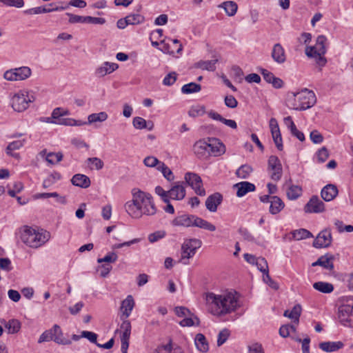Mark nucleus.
<instances>
[{"mask_svg":"<svg viewBox=\"0 0 353 353\" xmlns=\"http://www.w3.org/2000/svg\"><path fill=\"white\" fill-rule=\"evenodd\" d=\"M132 199L125 204L127 213L134 219H140L143 215L152 216L156 214L152 196L138 188L132 190Z\"/></svg>","mask_w":353,"mask_h":353,"instance_id":"obj_1","label":"nucleus"},{"mask_svg":"<svg viewBox=\"0 0 353 353\" xmlns=\"http://www.w3.org/2000/svg\"><path fill=\"white\" fill-rule=\"evenodd\" d=\"M205 300L210 313L214 316H221L230 314L239 307L238 298L232 292L221 294L208 292Z\"/></svg>","mask_w":353,"mask_h":353,"instance_id":"obj_2","label":"nucleus"},{"mask_svg":"<svg viewBox=\"0 0 353 353\" xmlns=\"http://www.w3.org/2000/svg\"><path fill=\"white\" fill-rule=\"evenodd\" d=\"M50 238L49 232L41 230H36L35 229L24 226L21 232V241L28 246L33 248H37L44 243H46Z\"/></svg>","mask_w":353,"mask_h":353,"instance_id":"obj_3","label":"nucleus"},{"mask_svg":"<svg viewBox=\"0 0 353 353\" xmlns=\"http://www.w3.org/2000/svg\"><path fill=\"white\" fill-rule=\"evenodd\" d=\"M171 223L173 226L198 227L210 232L216 230L214 225L194 214H183L178 215L172 221Z\"/></svg>","mask_w":353,"mask_h":353,"instance_id":"obj_4","label":"nucleus"},{"mask_svg":"<svg viewBox=\"0 0 353 353\" xmlns=\"http://www.w3.org/2000/svg\"><path fill=\"white\" fill-rule=\"evenodd\" d=\"M70 114L68 110L62 108H56L53 110L50 117H41L40 121L45 123H54L67 126H81L85 125V122L75 120L72 118H63Z\"/></svg>","mask_w":353,"mask_h":353,"instance_id":"obj_5","label":"nucleus"},{"mask_svg":"<svg viewBox=\"0 0 353 353\" xmlns=\"http://www.w3.org/2000/svg\"><path fill=\"white\" fill-rule=\"evenodd\" d=\"M327 38L324 35H319L316 38V44L305 48V54L307 57L314 59L319 66L325 65L327 61L324 57L326 52L325 43Z\"/></svg>","mask_w":353,"mask_h":353,"instance_id":"obj_6","label":"nucleus"},{"mask_svg":"<svg viewBox=\"0 0 353 353\" xmlns=\"http://www.w3.org/2000/svg\"><path fill=\"white\" fill-rule=\"evenodd\" d=\"M327 38L324 35H319L316 38V44L305 48V54L307 57L314 59L319 66L325 65L327 61L324 57L326 52L325 43Z\"/></svg>","mask_w":353,"mask_h":353,"instance_id":"obj_7","label":"nucleus"},{"mask_svg":"<svg viewBox=\"0 0 353 353\" xmlns=\"http://www.w3.org/2000/svg\"><path fill=\"white\" fill-rule=\"evenodd\" d=\"M296 94L297 99L301 103L292 104L294 110H305L314 105L316 102V95L312 90L305 88L297 92Z\"/></svg>","mask_w":353,"mask_h":353,"instance_id":"obj_8","label":"nucleus"},{"mask_svg":"<svg viewBox=\"0 0 353 353\" xmlns=\"http://www.w3.org/2000/svg\"><path fill=\"white\" fill-rule=\"evenodd\" d=\"M202 241L197 239L185 240L181 246V261L183 264H188V260L193 257L197 249L201 247Z\"/></svg>","mask_w":353,"mask_h":353,"instance_id":"obj_9","label":"nucleus"},{"mask_svg":"<svg viewBox=\"0 0 353 353\" xmlns=\"http://www.w3.org/2000/svg\"><path fill=\"white\" fill-rule=\"evenodd\" d=\"M31 74L32 71L29 67L22 66L6 71L3 77L8 81H23L28 79Z\"/></svg>","mask_w":353,"mask_h":353,"instance_id":"obj_10","label":"nucleus"},{"mask_svg":"<svg viewBox=\"0 0 353 353\" xmlns=\"http://www.w3.org/2000/svg\"><path fill=\"white\" fill-rule=\"evenodd\" d=\"M268 170L270 178L274 181H279L283 174V168L279 159L274 155L269 157L268 161Z\"/></svg>","mask_w":353,"mask_h":353,"instance_id":"obj_11","label":"nucleus"},{"mask_svg":"<svg viewBox=\"0 0 353 353\" xmlns=\"http://www.w3.org/2000/svg\"><path fill=\"white\" fill-rule=\"evenodd\" d=\"M338 318L343 325L353 327V300L339 307Z\"/></svg>","mask_w":353,"mask_h":353,"instance_id":"obj_12","label":"nucleus"},{"mask_svg":"<svg viewBox=\"0 0 353 353\" xmlns=\"http://www.w3.org/2000/svg\"><path fill=\"white\" fill-rule=\"evenodd\" d=\"M122 323L120 328L122 331L121 336V350L122 353H128V348L129 347V341L131 334V323L127 319H121Z\"/></svg>","mask_w":353,"mask_h":353,"instance_id":"obj_13","label":"nucleus"},{"mask_svg":"<svg viewBox=\"0 0 353 353\" xmlns=\"http://www.w3.org/2000/svg\"><path fill=\"white\" fill-rule=\"evenodd\" d=\"M32 101L28 94H15L11 99V105L14 110L21 112L26 110Z\"/></svg>","mask_w":353,"mask_h":353,"instance_id":"obj_14","label":"nucleus"},{"mask_svg":"<svg viewBox=\"0 0 353 353\" xmlns=\"http://www.w3.org/2000/svg\"><path fill=\"white\" fill-rule=\"evenodd\" d=\"M185 182L194 190L196 194L199 196H205V190L202 187L201 178L195 173L187 172L185 174Z\"/></svg>","mask_w":353,"mask_h":353,"instance_id":"obj_15","label":"nucleus"},{"mask_svg":"<svg viewBox=\"0 0 353 353\" xmlns=\"http://www.w3.org/2000/svg\"><path fill=\"white\" fill-rule=\"evenodd\" d=\"M66 15L69 17V23H93V24H103L105 23V19L101 17H94L90 16H79L73 14L69 12L66 13Z\"/></svg>","mask_w":353,"mask_h":353,"instance_id":"obj_16","label":"nucleus"},{"mask_svg":"<svg viewBox=\"0 0 353 353\" xmlns=\"http://www.w3.org/2000/svg\"><path fill=\"white\" fill-rule=\"evenodd\" d=\"M304 210L306 213L323 212L325 204L317 196H313L305 205Z\"/></svg>","mask_w":353,"mask_h":353,"instance_id":"obj_17","label":"nucleus"},{"mask_svg":"<svg viewBox=\"0 0 353 353\" xmlns=\"http://www.w3.org/2000/svg\"><path fill=\"white\" fill-rule=\"evenodd\" d=\"M270 128L271 130L272 139L276 148L279 150L282 151L283 150V140L279 124L276 119L272 118L270 120Z\"/></svg>","mask_w":353,"mask_h":353,"instance_id":"obj_18","label":"nucleus"},{"mask_svg":"<svg viewBox=\"0 0 353 353\" xmlns=\"http://www.w3.org/2000/svg\"><path fill=\"white\" fill-rule=\"evenodd\" d=\"M332 243V234L330 230H322L313 242V246L316 248H327Z\"/></svg>","mask_w":353,"mask_h":353,"instance_id":"obj_19","label":"nucleus"},{"mask_svg":"<svg viewBox=\"0 0 353 353\" xmlns=\"http://www.w3.org/2000/svg\"><path fill=\"white\" fill-rule=\"evenodd\" d=\"M208 145H210L208 148L209 157L211 155L219 157L225 152L224 144L216 138H208Z\"/></svg>","mask_w":353,"mask_h":353,"instance_id":"obj_20","label":"nucleus"},{"mask_svg":"<svg viewBox=\"0 0 353 353\" xmlns=\"http://www.w3.org/2000/svg\"><path fill=\"white\" fill-rule=\"evenodd\" d=\"M209 146L207 139H200L195 142L193 150L196 156L201 159H206L209 157Z\"/></svg>","mask_w":353,"mask_h":353,"instance_id":"obj_21","label":"nucleus"},{"mask_svg":"<svg viewBox=\"0 0 353 353\" xmlns=\"http://www.w3.org/2000/svg\"><path fill=\"white\" fill-rule=\"evenodd\" d=\"M168 200L181 201L185 196V188L181 182H175L172 188L168 190Z\"/></svg>","mask_w":353,"mask_h":353,"instance_id":"obj_22","label":"nucleus"},{"mask_svg":"<svg viewBox=\"0 0 353 353\" xmlns=\"http://www.w3.org/2000/svg\"><path fill=\"white\" fill-rule=\"evenodd\" d=\"M223 196L219 192H215L210 195L205 201L206 208L212 212L217 210L218 206L222 203Z\"/></svg>","mask_w":353,"mask_h":353,"instance_id":"obj_23","label":"nucleus"},{"mask_svg":"<svg viewBox=\"0 0 353 353\" xmlns=\"http://www.w3.org/2000/svg\"><path fill=\"white\" fill-rule=\"evenodd\" d=\"M134 306V299L132 295H128L121 303V314L120 316V319H128L130 315Z\"/></svg>","mask_w":353,"mask_h":353,"instance_id":"obj_24","label":"nucleus"},{"mask_svg":"<svg viewBox=\"0 0 353 353\" xmlns=\"http://www.w3.org/2000/svg\"><path fill=\"white\" fill-rule=\"evenodd\" d=\"M271 56L273 60L279 64H282L286 61L285 50L280 43L274 45Z\"/></svg>","mask_w":353,"mask_h":353,"instance_id":"obj_25","label":"nucleus"},{"mask_svg":"<svg viewBox=\"0 0 353 353\" xmlns=\"http://www.w3.org/2000/svg\"><path fill=\"white\" fill-rule=\"evenodd\" d=\"M119 68L117 63L104 62L95 71V75L98 77H103L105 75L112 73Z\"/></svg>","mask_w":353,"mask_h":353,"instance_id":"obj_26","label":"nucleus"},{"mask_svg":"<svg viewBox=\"0 0 353 353\" xmlns=\"http://www.w3.org/2000/svg\"><path fill=\"white\" fill-rule=\"evenodd\" d=\"M234 188L237 190L236 196L238 197H242L248 192H254L256 189L254 184L248 181L238 183L234 185Z\"/></svg>","mask_w":353,"mask_h":353,"instance_id":"obj_27","label":"nucleus"},{"mask_svg":"<svg viewBox=\"0 0 353 353\" xmlns=\"http://www.w3.org/2000/svg\"><path fill=\"white\" fill-rule=\"evenodd\" d=\"M321 194L324 201H330L337 196L338 190L335 185L328 184L322 189Z\"/></svg>","mask_w":353,"mask_h":353,"instance_id":"obj_28","label":"nucleus"},{"mask_svg":"<svg viewBox=\"0 0 353 353\" xmlns=\"http://www.w3.org/2000/svg\"><path fill=\"white\" fill-rule=\"evenodd\" d=\"M344 344L341 341H326L319 343V347L326 352H336L341 349Z\"/></svg>","mask_w":353,"mask_h":353,"instance_id":"obj_29","label":"nucleus"},{"mask_svg":"<svg viewBox=\"0 0 353 353\" xmlns=\"http://www.w3.org/2000/svg\"><path fill=\"white\" fill-rule=\"evenodd\" d=\"M71 182L72 185L82 188H87L90 185L89 177L81 174H74L71 179Z\"/></svg>","mask_w":353,"mask_h":353,"instance_id":"obj_30","label":"nucleus"},{"mask_svg":"<svg viewBox=\"0 0 353 353\" xmlns=\"http://www.w3.org/2000/svg\"><path fill=\"white\" fill-rule=\"evenodd\" d=\"M53 341L58 344L70 345L72 343L70 339L63 337L61 327L58 325L53 326Z\"/></svg>","mask_w":353,"mask_h":353,"instance_id":"obj_31","label":"nucleus"},{"mask_svg":"<svg viewBox=\"0 0 353 353\" xmlns=\"http://www.w3.org/2000/svg\"><path fill=\"white\" fill-rule=\"evenodd\" d=\"M285 207L283 201L276 196H272L270 200V212L272 214L279 213Z\"/></svg>","mask_w":353,"mask_h":353,"instance_id":"obj_32","label":"nucleus"},{"mask_svg":"<svg viewBox=\"0 0 353 353\" xmlns=\"http://www.w3.org/2000/svg\"><path fill=\"white\" fill-rule=\"evenodd\" d=\"M218 7L223 8L228 17L234 16L238 10L237 3L233 1H224L219 5Z\"/></svg>","mask_w":353,"mask_h":353,"instance_id":"obj_33","label":"nucleus"},{"mask_svg":"<svg viewBox=\"0 0 353 353\" xmlns=\"http://www.w3.org/2000/svg\"><path fill=\"white\" fill-rule=\"evenodd\" d=\"M208 116L214 120L222 122L232 129H236L237 128L236 123L234 120L225 119L220 114L214 111H210L208 112Z\"/></svg>","mask_w":353,"mask_h":353,"instance_id":"obj_34","label":"nucleus"},{"mask_svg":"<svg viewBox=\"0 0 353 353\" xmlns=\"http://www.w3.org/2000/svg\"><path fill=\"white\" fill-rule=\"evenodd\" d=\"M195 345L196 348L201 352H207L209 350L208 343L205 336L203 334L199 333L196 335L194 339Z\"/></svg>","mask_w":353,"mask_h":353,"instance_id":"obj_35","label":"nucleus"},{"mask_svg":"<svg viewBox=\"0 0 353 353\" xmlns=\"http://www.w3.org/2000/svg\"><path fill=\"white\" fill-rule=\"evenodd\" d=\"M301 310V305L296 304L293 307L291 311L285 310L284 312V316L292 319L295 323L298 324Z\"/></svg>","mask_w":353,"mask_h":353,"instance_id":"obj_36","label":"nucleus"},{"mask_svg":"<svg viewBox=\"0 0 353 353\" xmlns=\"http://www.w3.org/2000/svg\"><path fill=\"white\" fill-rule=\"evenodd\" d=\"M218 61L219 60L217 59L209 61H199L195 63V67L208 71H214L216 70V64Z\"/></svg>","mask_w":353,"mask_h":353,"instance_id":"obj_37","label":"nucleus"},{"mask_svg":"<svg viewBox=\"0 0 353 353\" xmlns=\"http://www.w3.org/2000/svg\"><path fill=\"white\" fill-rule=\"evenodd\" d=\"M313 288L322 293L329 294L333 292L334 286L332 283L319 281L313 284Z\"/></svg>","mask_w":353,"mask_h":353,"instance_id":"obj_38","label":"nucleus"},{"mask_svg":"<svg viewBox=\"0 0 353 353\" xmlns=\"http://www.w3.org/2000/svg\"><path fill=\"white\" fill-rule=\"evenodd\" d=\"M253 168L248 164L240 166L236 171V175L241 179H248L252 172Z\"/></svg>","mask_w":353,"mask_h":353,"instance_id":"obj_39","label":"nucleus"},{"mask_svg":"<svg viewBox=\"0 0 353 353\" xmlns=\"http://www.w3.org/2000/svg\"><path fill=\"white\" fill-rule=\"evenodd\" d=\"M108 116L105 112H101L99 113H92L88 117V122L85 124H91L95 122H103L108 119Z\"/></svg>","mask_w":353,"mask_h":353,"instance_id":"obj_40","label":"nucleus"},{"mask_svg":"<svg viewBox=\"0 0 353 353\" xmlns=\"http://www.w3.org/2000/svg\"><path fill=\"white\" fill-rule=\"evenodd\" d=\"M292 234L293 239L296 241H300L302 239H307V238H310V237L313 236L312 234L309 230H307L306 229H303V228L294 230L292 232Z\"/></svg>","mask_w":353,"mask_h":353,"instance_id":"obj_41","label":"nucleus"},{"mask_svg":"<svg viewBox=\"0 0 353 353\" xmlns=\"http://www.w3.org/2000/svg\"><path fill=\"white\" fill-rule=\"evenodd\" d=\"M321 267L323 268L332 270L334 269L333 261L334 256L331 254H326L321 256Z\"/></svg>","mask_w":353,"mask_h":353,"instance_id":"obj_42","label":"nucleus"},{"mask_svg":"<svg viewBox=\"0 0 353 353\" xmlns=\"http://www.w3.org/2000/svg\"><path fill=\"white\" fill-rule=\"evenodd\" d=\"M201 90V86L200 84L191 82L188 84H185L181 88V92L183 94H192L198 92Z\"/></svg>","mask_w":353,"mask_h":353,"instance_id":"obj_43","label":"nucleus"},{"mask_svg":"<svg viewBox=\"0 0 353 353\" xmlns=\"http://www.w3.org/2000/svg\"><path fill=\"white\" fill-rule=\"evenodd\" d=\"M157 170L161 172L168 181H174V175L172 171L163 162L159 164V167H157Z\"/></svg>","mask_w":353,"mask_h":353,"instance_id":"obj_44","label":"nucleus"},{"mask_svg":"<svg viewBox=\"0 0 353 353\" xmlns=\"http://www.w3.org/2000/svg\"><path fill=\"white\" fill-rule=\"evenodd\" d=\"M302 189L299 185H291L287 191V196L291 200H295L301 195Z\"/></svg>","mask_w":353,"mask_h":353,"instance_id":"obj_45","label":"nucleus"},{"mask_svg":"<svg viewBox=\"0 0 353 353\" xmlns=\"http://www.w3.org/2000/svg\"><path fill=\"white\" fill-rule=\"evenodd\" d=\"M287 119L290 120L289 128L290 129L291 134L296 137L299 141H303L305 140L304 134L296 128L291 117L289 116Z\"/></svg>","mask_w":353,"mask_h":353,"instance_id":"obj_46","label":"nucleus"},{"mask_svg":"<svg viewBox=\"0 0 353 353\" xmlns=\"http://www.w3.org/2000/svg\"><path fill=\"white\" fill-rule=\"evenodd\" d=\"M157 353H183L180 347L172 348L171 341L166 344L161 345L157 350Z\"/></svg>","mask_w":353,"mask_h":353,"instance_id":"obj_47","label":"nucleus"},{"mask_svg":"<svg viewBox=\"0 0 353 353\" xmlns=\"http://www.w3.org/2000/svg\"><path fill=\"white\" fill-rule=\"evenodd\" d=\"M10 334L17 333L21 329V323L17 319L9 320L6 325Z\"/></svg>","mask_w":353,"mask_h":353,"instance_id":"obj_48","label":"nucleus"},{"mask_svg":"<svg viewBox=\"0 0 353 353\" xmlns=\"http://www.w3.org/2000/svg\"><path fill=\"white\" fill-rule=\"evenodd\" d=\"M26 142V140L25 139H23L21 140L14 141L10 143L6 150V154H11V152H12L13 150L20 149L24 145Z\"/></svg>","mask_w":353,"mask_h":353,"instance_id":"obj_49","label":"nucleus"},{"mask_svg":"<svg viewBox=\"0 0 353 353\" xmlns=\"http://www.w3.org/2000/svg\"><path fill=\"white\" fill-rule=\"evenodd\" d=\"M199 319L194 316L193 317H186L179 322V325L182 327H190L193 325H199Z\"/></svg>","mask_w":353,"mask_h":353,"instance_id":"obj_50","label":"nucleus"},{"mask_svg":"<svg viewBox=\"0 0 353 353\" xmlns=\"http://www.w3.org/2000/svg\"><path fill=\"white\" fill-rule=\"evenodd\" d=\"M63 154L59 152H50L46 155V160L50 164H55L63 159Z\"/></svg>","mask_w":353,"mask_h":353,"instance_id":"obj_51","label":"nucleus"},{"mask_svg":"<svg viewBox=\"0 0 353 353\" xmlns=\"http://www.w3.org/2000/svg\"><path fill=\"white\" fill-rule=\"evenodd\" d=\"M52 12V7H49L48 6V8L39 6V7L30 8V9H28V10H26L24 11V12L27 14H41V13H48V12Z\"/></svg>","mask_w":353,"mask_h":353,"instance_id":"obj_52","label":"nucleus"},{"mask_svg":"<svg viewBox=\"0 0 353 353\" xmlns=\"http://www.w3.org/2000/svg\"><path fill=\"white\" fill-rule=\"evenodd\" d=\"M255 265L258 270L263 273V275L269 272L268 262L265 258L259 257Z\"/></svg>","mask_w":353,"mask_h":353,"instance_id":"obj_53","label":"nucleus"},{"mask_svg":"<svg viewBox=\"0 0 353 353\" xmlns=\"http://www.w3.org/2000/svg\"><path fill=\"white\" fill-rule=\"evenodd\" d=\"M301 103L297 99V94L296 92H290L287 94V99H286V105L287 106L293 110V107L292 106V104H299Z\"/></svg>","mask_w":353,"mask_h":353,"instance_id":"obj_54","label":"nucleus"},{"mask_svg":"<svg viewBox=\"0 0 353 353\" xmlns=\"http://www.w3.org/2000/svg\"><path fill=\"white\" fill-rule=\"evenodd\" d=\"M129 23V25L140 24L145 21L143 16L139 14H132L126 17Z\"/></svg>","mask_w":353,"mask_h":353,"instance_id":"obj_55","label":"nucleus"},{"mask_svg":"<svg viewBox=\"0 0 353 353\" xmlns=\"http://www.w3.org/2000/svg\"><path fill=\"white\" fill-rule=\"evenodd\" d=\"M143 163L145 166L150 168L159 167V164L162 163L157 158L153 156H148L143 160Z\"/></svg>","mask_w":353,"mask_h":353,"instance_id":"obj_56","label":"nucleus"},{"mask_svg":"<svg viewBox=\"0 0 353 353\" xmlns=\"http://www.w3.org/2000/svg\"><path fill=\"white\" fill-rule=\"evenodd\" d=\"M165 235L166 233L164 230H158L148 235V241L153 243L164 238Z\"/></svg>","mask_w":353,"mask_h":353,"instance_id":"obj_57","label":"nucleus"},{"mask_svg":"<svg viewBox=\"0 0 353 353\" xmlns=\"http://www.w3.org/2000/svg\"><path fill=\"white\" fill-rule=\"evenodd\" d=\"M177 79V74L175 72H171L168 73L163 80V84L164 85L170 86L172 85Z\"/></svg>","mask_w":353,"mask_h":353,"instance_id":"obj_58","label":"nucleus"},{"mask_svg":"<svg viewBox=\"0 0 353 353\" xmlns=\"http://www.w3.org/2000/svg\"><path fill=\"white\" fill-rule=\"evenodd\" d=\"M118 256L117 254L114 252H109L108 254H106L103 258L98 259L97 262L99 263H102L103 262L105 263H114L117 261Z\"/></svg>","mask_w":353,"mask_h":353,"instance_id":"obj_59","label":"nucleus"},{"mask_svg":"<svg viewBox=\"0 0 353 353\" xmlns=\"http://www.w3.org/2000/svg\"><path fill=\"white\" fill-rule=\"evenodd\" d=\"M230 330L228 329L222 330L218 334L217 345H222L228 339L230 336Z\"/></svg>","mask_w":353,"mask_h":353,"instance_id":"obj_60","label":"nucleus"},{"mask_svg":"<svg viewBox=\"0 0 353 353\" xmlns=\"http://www.w3.org/2000/svg\"><path fill=\"white\" fill-rule=\"evenodd\" d=\"M132 125L136 129L139 130L145 129L148 127L147 121L140 117H136L133 119Z\"/></svg>","mask_w":353,"mask_h":353,"instance_id":"obj_61","label":"nucleus"},{"mask_svg":"<svg viewBox=\"0 0 353 353\" xmlns=\"http://www.w3.org/2000/svg\"><path fill=\"white\" fill-rule=\"evenodd\" d=\"M87 162L88 164H92L94 168L97 170H101L104 166L103 161L97 157L88 158Z\"/></svg>","mask_w":353,"mask_h":353,"instance_id":"obj_62","label":"nucleus"},{"mask_svg":"<svg viewBox=\"0 0 353 353\" xmlns=\"http://www.w3.org/2000/svg\"><path fill=\"white\" fill-rule=\"evenodd\" d=\"M81 336H83V338L87 339L90 342L94 343L97 345V334L94 332H90V331H82L81 332Z\"/></svg>","mask_w":353,"mask_h":353,"instance_id":"obj_63","label":"nucleus"},{"mask_svg":"<svg viewBox=\"0 0 353 353\" xmlns=\"http://www.w3.org/2000/svg\"><path fill=\"white\" fill-rule=\"evenodd\" d=\"M155 193L158 194L164 203H168V191L164 190L161 186H157L155 188Z\"/></svg>","mask_w":353,"mask_h":353,"instance_id":"obj_64","label":"nucleus"}]
</instances>
